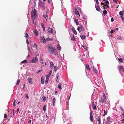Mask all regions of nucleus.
Here are the masks:
<instances>
[{"mask_svg":"<svg viewBox=\"0 0 124 124\" xmlns=\"http://www.w3.org/2000/svg\"><path fill=\"white\" fill-rule=\"evenodd\" d=\"M16 100H14V102H13V105L15 106V104H16Z\"/></svg>","mask_w":124,"mask_h":124,"instance_id":"nucleus-51","label":"nucleus"},{"mask_svg":"<svg viewBox=\"0 0 124 124\" xmlns=\"http://www.w3.org/2000/svg\"><path fill=\"white\" fill-rule=\"evenodd\" d=\"M113 1L114 3L117 4V0H113Z\"/></svg>","mask_w":124,"mask_h":124,"instance_id":"nucleus-54","label":"nucleus"},{"mask_svg":"<svg viewBox=\"0 0 124 124\" xmlns=\"http://www.w3.org/2000/svg\"><path fill=\"white\" fill-rule=\"evenodd\" d=\"M118 60L120 62H123V61L122 60V59L121 58H119Z\"/></svg>","mask_w":124,"mask_h":124,"instance_id":"nucleus-35","label":"nucleus"},{"mask_svg":"<svg viewBox=\"0 0 124 124\" xmlns=\"http://www.w3.org/2000/svg\"><path fill=\"white\" fill-rule=\"evenodd\" d=\"M75 13L77 15H79V16H80V15L79 14V12L78 11L77 9L75 8Z\"/></svg>","mask_w":124,"mask_h":124,"instance_id":"nucleus-14","label":"nucleus"},{"mask_svg":"<svg viewBox=\"0 0 124 124\" xmlns=\"http://www.w3.org/2000/svg\"><path fill=\"white\" fill-rule=\"evenodd\" d=\"M46 106H47L46 105H44L43 107V111H45L46 110Z\"/></svg>","mask_w":124,"mask_h":124,"instance_id":"nucleus-27","label":"nucleus"},{"mask_svg":"<svg viewBox=\"0 0 124 124\" xmlns=\"http://www.w3.org/2000/svg\"><path fill=\"white\" fill-rule=\"evenodd\" d=\"M97 120L98 121V124H101V122L100 121V118L98 117L97 119Z\"/></svg>","mask_w":124,"mask_h":124,"instance_id":"nucleus-31","label":"nucleus"},{"mask_svg":"<svg viewBox=\"0 0 124 124\" xmlns=\"http://www.w3.org/2000/svg\"><path fill=\"white\" fill-rule=\"evenodd\" d=\"M31 120H30L29 121H28V123H31Z\"/></svg>","mask_w":124,"mask_h":124,"instance_id":"nucleus-64","label":"nucleus"},{"mask_svg":"<svg viewBox=\"0 0 124 124\" xmlns=\"http://www.w3.org/2000/svg\"><path fill=\"white\" fill-rule=\"evenodd\" d=\"M80 36L82 40L85 39L86 37V36L85 35H80Z\"/></svg>","mask_w":124,"mask_h":124,"instance_id":"nucleus-15","label":"nucleus"},{"mask_svg":"<svg viewBox=\"0 0 124 124\" xmlns=\"http://www.w3.org/2000/svg\"><path fill=\"white\" fill-rule=\"evenodd\" d=\"M25 98H26L27 99H29L28 96V94H25Z\"/></svg>","mask_w":124,"mask_h":124,"instance_id":"nucleus-50","label":"nucleus"},{"mask_svg":"<svg viewBox=\"0 0 124 124\" xmlns=\"http://www.w3.org/2000/svg\"><path fill=\"white\" fill-rule=\"evenodd\" d=\"M36 10L34 9V10H32L31 14V18L32 17H35L36 15Z\"/></svg>","mask_w":124,"mask_h":124,"instance_id":"nucleus-4","label":"nucleus"},{"mask_svg":"<svg viewBox=\"0 0 124 124\" xmlns=\"http://www.w3.org/2000/svg\"><path fill=\"white\" fill-rule=\"evenodd\" d=\"M38 61V59L37 56L35 58H33L32 59L30 60V62L31 63H35Z\"/></svg>","mask_w":124,"mask_h":124,"instance_id":"nucleus-2","label":"nucleus"},{"mask_svg":"<svg viewBox=\"0 0 124 124\" xmlns=\"http://www.w3.org/2000/svg\"><path fill=\"white\" fill-rule=\"evenodd\" d=\"M117 39L118 40H121V37H119L117 38Z\"/></svg>","mask_w":124,"mask_h":124,"instance_id":"nucleus-49","label":"nucleus"},{"mask_svg":"<svg viewBox=\"0 0 124 124\" xmlns=\"http://www.w3.org/2000/svg\"><path fill=\"white\" fill-rule=\"evenodd\" d=\"M72 31L73 32L74 34L75 35H77V32L76 31L75 29L74 28H72L71 29Z\"/></svg>","mask_w":124,"mask_h":124,"instance_id":"nucleus-19","label":"nucleus"},{"mask_svg":"<svg viewBox=\"0 0 124 124\" xmlns=\"http://www.w3.org/2000/svg\"><path fill=\"white\" fill-rule=\"evenodd\" d=\"M95 8L96 10L98 11H99L101 10L100 7L98 6L95 5Z\"/></svg>","mask_w":124,"mask_h":124,"instance_id":"nucleus-16","label":"nucleus"},{"mask_svg":"<svg viewBox=\"0 0 124 124\" xmlns=\"http://www.w3.org/2000/svg\"><path fill=\"white\" fill-rule=\"evenodd\" d=\"M48 12L47 11L45 15H43L44 17L45 18L46 20L47 21H48V16H47V13Z\"/></svg>","mask_w":124,"mask_h":124,"instance_id":"nucleus-9","label":"nucleus"},{"mask_svg":"<svg viewBox=\"0 0 124 124\" xmlns=\"http://www.w3.org/2000/svg\"><path fill=\"white\" fill-rule=\"evenodd\" d=\"M101 5H103V6H106V5H105L102 2H101Z\"/></svg>","mask_w":124,"mask_h":124,"instance_id":"nucleus-55","label":"nucleus"},{"mask_svg":"<svg viewBox=\"0 0 124 124\" xmlns=\"http://www.w3.org/2000/svg\"><path fill=\"white\" fill-rule=\"evenodd\" d=\"M106 1L105 2V3L106 5H108L109 4V2L108 0L105 1Z\"/></svg>","mask_w":124,"mask_h":124,"instance_id":"nucleus-37","label":"nucleus"},{"mask_svg":"<svg viewBox=\"0 0 124 124\" xmlns=\"http://www.w3.org/2000/svg\"><path fill=\"white\" fill-rule=\"evenodd\" d=\"M107 112L105 110H104V113L103 114V116H104L105 115H107Z\"/></svg>","mask_w":124,"mask_h":124,"instance_id":"nucleus-44","label":"nucleus"},{"mask_svg":"<svg viewBox=\"0 0 124 124\" xmlns=\"http://www.w3.org/2000/svg\"><path fill=\"white\" fill-rule=\"evenodd\" d=\"M53 39L52 38H47L46 39V41H52Z\"/></svg>","mask_w":124,"mask_h":124,"instance_id":"nucleus-29","label":"nucleus"},{"mask_svg":"<svg viewBox=\"0 0 124 124\" xmlns=\"http://www.w3.org/2000/svg\"><path fill=\"white\" fill-rule=\"evenodd\" d=\"M119 69L120 70L124 71V69L122 66H119Z\"/></svg>","mask_w":124,"mask_h":124,"instance_id":"nucleus-22","label":"nucleus"},{"mask_svg":"<svg viewBox=\"0 0 124 124\" xmlns=\"http://www.w3.org/2000/svg\"><path fill=\"white\" fill-rule=\"evenodd\" d=\"M111 122L110 118V117H108L107 118V120L105 124H109Z\"/></svg>","mask_w":124,"mask_h":124,"instance_id":"nucleus-8","label":"nucleus"},{"mask_svg":"<svg viewBox=\"0 0 124 124\" xmlns=\"http://www.w3.org/2000/svg\"><path fill=\"white\" fill-rule=\"evenodd\" d=\"M57 49L59 50H61V47L59 45H58L57 46Z\"/></svg>","mask_w":124,"mask_h":124,"instance_id":"nucleus-34","label":"nucleus"},{"mask_svg":"<svg viewBox=\"0 0 124 124\" xmlns=\"http://www.w3.org/2000/svg\"><path fill=\"white\" fill-rule=\"evenodd\" d=\"M105 6H102V7H103L102 8L103 9H105L106 8L105 7Z\"/></svg>","mask_w":124,"mask_h":124,"instance_id":"nucleus-60","label":"nucleus"},{"mask_svg":"<svg viewBox=\"0 0 124 124\" xmlns=\"http://www.w3.org/2000/svg\"><path fill=\"white\" fill-rule=\"evenodd\" d=\"M71 39L73 41H74L75 40L74 35H73V37L71 38Z\"/></svg>","mask_w":124,"mask_h":124,"instance_id":"nucleus-40","label":"nucleus"},{"mask_svg":"<svg viewBox=\"0 0 124 124\" xmlns=\"http://www.w3.org/2000/svg\"><path fill=\"white\" fill-rule=\"evenodd\" d=\"M54 71H56L57 70V68L56 66H55L54 67Z\"/></svg>","mask_w":124,"mask_h":124,"instance_id":"nucleus-46","label":"nucleus"},{"mask_svg":"<svg viewBox=\"0 0 124 124\" xmlns=\"http://www.w3.org/2000/svg\"><path fill=\"white\" fill-rule=\"evenodd\" d=\"M96 3L97 4H99V2L98 1V0H96Z\"/></svg>","mask_w":124,"mask_h":124,"instance_id":"nucleus-57","label":"nucleus"},{"mask_svg":"<svg viewBox=\"0 0 124 124\" xmlns=\"http://www.w3.org/2000/svg\"><path fill=\"white\" fill-rule=\"evenodd\" d=\"M92 107H93V109L94 110H95L96 109V106L95 105V104L94 101H93L92 103Z\"/></svg>","mask_w":124,"mask_h":124,"instance_id":"nucleus-12","label":"nucleus"},{"mask_svg":"<svg viewBox=\"0 0 124 124\" xmlns=\"http://www.w3.org/2000/svg\"><path fill=\"white\" fill-rule=\"evenodd\" d=\"M61 85L60 83H59L58 86V87L60 90H61L62 89V87L61 86Z\"/></svg>","mask_w":124,"mask_h":124,"instance_id":"nucleus-26","label":"nucleus"},{"mask_svg":"<svg viewBox=\"0 0 124 124\" xmlns=\"http://www.w3.org/2000/svg\"><path fill=\"white\" fill-rule=\"evenodd\" d=\"M53 29L50 28H49L48 29V31L50 33H53Z\"/></svg>","mask_w":124,"mask_h":124,"instance_id":"nucleus-13","label":"nucleus"},{"mask_svg":"<svg viewBox=\"0 0 124 124\" xmlns=\"http://www.w3.org/2000/svg\"><path fill=\"white\" fill-rule=\"evenodd\" d=\"M90 119L92 122H93V116H90Z\"/></svg>","mask_w":124,"mask_h":124,"instance_id":"nucleus-32","label":"nucleus"},{"mask_svg":"<svg viewBox=\"0 0 124 124\" xmlns=\"http://www.w3.org/2000/svg\"><path fill=\"white\" fill-rule=\"evenodd\" d=\"M39 2V5L41 7H42L43 8L45 9V3L43 2L41 0H40Z\"/></svg>","mask_w":124,"mask_h":124,"instance_id":"nucleus-3","label":"nucleus"},{"mask_svg":"<svg viewBox=\"0 0 124 124\" xmlns=\"http://www.w3.org/2000/svg\"><path fill=\"white\" fill-rule=\"evenodd\" d=\"M52 70H50L49 72V73L48 75L49 76H50L51 75L52 72Z\"/></svg>","mask_w":124,"mask_h":124,"instance_id":"nucleus-43","label":"nucleus"},{"mask_svg":"<svg viewBox=\"0 0 124 124\" xmlns=\"http://www.w3.org/2000/svg\"><path fill=\"white\" fill-rule=\"evenodd\" d=\"M33 32L34 33L35 35L36 36H37L38 35V33L37 30H35L33 31Z\"/></svg>","mask_w":124,"mask_h":124,"instance_id":"nucleus-20","label":"nucleus"},{"mask_svg":"<svg viewBox=\"0 0 124 124\" xmlns=\"http://www.w3.org/2000/svg\"><path fill=\"white\" fill-rule=\"evenodd\" d=\"M78 30L79 32L80 33L81 31H84V27L81 25L80 27H78Z\"/></svg>","mask_w":124,"mask_h":124,"instance_id":"nucleus-5","label":"nucleus"},{"mask_svg":"<svg viewBox=\"0 0 124 124\" xmlns=\"http://www.w3.org/2000/svg\"><path fill=\"white\" fill-rule=\"evenodd\" d=\"M48 78H46V81L45 82V83L46 84H47V83H48Z\"/></svg>","mask_w":124,"mask_h":124,"instance_id":"nucleus-41","label":"nucleus"},{"mask_svg":"<svg viewBox=\"0 0 124 124\" xmlns=\"http://www.w3.org/2000/svg\"><path fill=\"white\" fill-rule=\"evenodd\" d=\"M50 67L52 68L54 65L53 62L52 61H51L50 62Z\"/></svg>","mask_w":124,"mask_h":124,"instance_id":"nucleus-21","label":"nucleus"},{"mask_svg":"<svg viewBox=\"0 0 124 124\" xmlns=\"http://www.w3.org/2000/svg\"><path fill=\"white\" fill-rule=\"evenodd\" d=\"M25 37L27 38H28V35L27 33H25Z\"/></svg>","mask_w":124,"mask_h":124,"instance_id":"nucleus-47","label":"nucleus"},{"mask_svg":"<svg viewBox=\"0 0 124 124\" xmlns=\"http://www.w3.org/2000/svg\"><path fill=\"white\" fill-rule=\"evenodd\" d=\"M92 111H91L90 112V116H92Z\"/></svg>","mask_w":124,"mask_h":124,"instance_id":"nucleus-59","label":"nucleus"},{"mask_svg":"<svg viewBox=\"0 0 124 124\" xmlns=\"http://www.w3.org/2000/svg\"><path fill=\"white\" fill-rule=\"evenodd\" d=\"M99 101L100 102L101 105H102L103 103H105L106 102V100L103 98H101L99 100Z\"/></svg>","mask_w":124,"mask_h":124,"instance_id":"nucleus-6","label":"nucleus"},{"mask_svg":"<svg viewBox=\"0 0 124 124\" xmlns=\"http://www.w3.org/2000/svg\"><path fill=\"white\" fill-rule=\"evenodd\" d=\"M41 24L42 26V28H43L44 31H45V29L43 24V23H41Z\"/></svg>","mask_w":124,"mask_h":124,"instance_id":"nucleus-30","label":"nucleus"},{"mask_svg":"<svg viewBox=\"0 0 124 124\" xmlns=\"http://www.w3.org/2000/svg\"><path fill=\"white\" fill-rule=\"evenodd\" d=\"M123 12L124 11H120L119 14V15H120V16H123L122 15L124 14Z\"/></svg>","mask_w":124,"mask_h":124,"instance_id":"nucleus-33","label":"nucleus"},{"mask_svg":"<svg viewBox=\"0 0 124 124\" xmlns=\"http://www.w3.org/2000/svg\"><path fill=\"white\" fill-rule=\"evenodd\" d=\"M41 42L45 43L46 41V39H45L44 37H42L40 38Z\"/></svg>","mask_w":124,"mask_h":124,"instance_id":"nucleus-7","label":"nucleus"},{"mask_svg":"<svg viewBox=\"0 0 124 124\" xmlns=\"http://www.w3.org/2000/svg\"><path fill=\"white\" fill-rule=\"evenodd\" d=\"M40 61H43V59L41 57H40Z\"/></svg>","mask_w":124,"mask_h":124,"instance_id":"nucleus-63","label":"nucleus"},{"mask_svg":"<svg viewBox=\"0 0 124 124\" xmlns=\"http://www.w3.org/2000/svg\"><path fill=\"white\" fill-rule=\"evenodd\" d=\"M42 71V70H39L37 72V73H39L40 72H41Z\"/></svg>","mask_w":124,"mask_h":124,"instance_id":"nucleus-53","label":"nucleus"},{"mask_svg":"<svg viewBox=\"0 0 124 124\" xmlns=\"http://www.w3.org/2000/svg\"><path fill=\"white\" fill-rule=\"evenodd\" d=\"M4 117L5 118H6L7 117V115L5 113L4 115Z\"/></svg>","mask_w":124,"mask_h":124,"instance_id":"nucleus-48","label":"nucleus"},{"mask_svg":"<svg viewBox=\"0 0 124 124\" xmlns=\"http://www.w3.org/2000/svg\"><path fill=\"white\" fill-rule=\"evenodd\" d=\"M83 48L85 50H87V46H83Z\"/></svg>","mask_w":124,"mask_h":124,"instance_id":"nucleus-36","label":"nucleus"},{"mask_svg":"<svg viewBox=\"0 0 124 124\" xmlns=\"http://www.w3.org/2000/svg\"><path fill=\"white\" fill-rule=\"evenodd\" d=\"M28 81L29 83L31 84H32V79L31 78H29Z\"/></svg>","mask_w":124,"mask_h":124,"instance_id":"nucleus-17","label":"nucleus"},{"mask_svg":"<svg viewBox=\"0 0 124 124\" xmlns=\"http://www.w3.org/2000/svg\"><path fill=\"white\" fill-rule=\"evenodd\" d=\"M74 21L76 23V24L77 25H78L79 22L78 19L75 18L74 19Z\"/></svg>","mask_w":124,"mask_h":124,"instance_id":"nucleus-18","label":"nucleus"},{"mask_svg":"<svg viewBox=\"0 0 124 124\" xmlns=\"http://www.w3.org/2000/svg\"><path fill=\"white\" fill-rule=\"evenodd\" d=\"M48 51L50 53L52 54H54V49L51 45L50 44L48 46Z\"/></svg>","mask_w":124,"mask_h":124,"instance_id":"nucleus-1","label":"nucleus"},{"mask_svg":"<svg viewBox=\"0 0 124 124\" xmlns=\"http://www.w3.org/2000/svg\"><path fill=\"white\" fill-rule=\"evenodd\" d=\"M26 43L27 44H29V42H28V40L27 39H26Z\"/></svg>","mask_w":124,"mask_h":124,"instance_id":"nucleus-58","label":"nucleus"},{"mask_svg":"<svg viewBox=\"0 0 124 124\" xmlns=\"http://www.w3.org/2000/svg\"><path fill=\"white\" fill-rule=\"evenodd\" d=\"M103 94H104L103 96V99H104L105 100L106 97V96L105 95V94L104 93Z\"/></svg>","mask_w":124,"mask_h":124,"instance_id":"nucleus-56","label":"nucleus"},{"mask_svg":"<svg viewBox=\"0 0 124 124\" xmlns=\"http://www.w3.org/2000/svg\"><path fill=\"white\" fill-rule=\"evenodd\" d=\"M20 80L18 79L17 80V83H16V85H19V84L20 83Z\"/></svg>","mask_w":124,"mask_h":124,"instance_id":"nucleus-42","label":"nucleus"},{"mask_svg":"<svg viewBox=\"0 0 124 124\" xmlns=\"http://www.w3.org/2000/svg\"><path fill=\"white\" fill-rule=\"evenodd\" d=\"M115 31V30H112L110 31V33L111 34H112Z\"/></svg>","mask_w":124,"mask_h":124,"instance_id":"nucleus-45","label":"nucleus"},{"mask_svg":"<svg viewBox=\"0 0 124 124\" xmlns=\"http://www.w3.org/2000/svg\"><path fill=\"white\" fill-rule=\"evenodd\" d=\"M23 63H27L28 62L27 60H25L24 61H23L21 62L20 64H22Z\"/></svg>","mask_w":124,"mask_h":124,"instance_id":"nucleus-24","label":"nucleus"},{"mask_svg":"<svg viewBox=\"0 0 124 124\" xmlns=\"http://www.w3.org/2000/svg\"><path fill=\"white\" fill-rule=\"evenodd\" d=\"M120 16V17H121L122 20L123 22H124V19L123 17L122 16Z\"/></svg>","mask_w":124,"mask_h":124,"instance_id":"nucleus-52","label":"nucleus"},{"mask_svg":"<svg viewBox=\"0 0 124 124\" xmlns=\"http://www.w3.org/2000/svg\"><path fill=\"white\" fill-rule=\"evenodd\" d=\"M53 99L52 100V102L53 103V106H54L55 105V101L56 100V99L54 97V96H53L52 97Z\"/></svg>","mask_w":124,"mask_h":124,"instance_id":"nucleus-10","label":"nucleus"},{"mask_svg":"<svg viewBox=\"0 0 124 124\" xmlns=\"http://www.w3.org/2000/svg\"><path fill=\"white\" fill-rule=\"evenodd\" d=\"M103 15L104 16H105L107 14V12L105 10H104L103 11Z\"/></svg>","mask_w":124,"mask_h":124,"instance_id":"nucleus-28","label":"nucleus"},{"mask_svg":"<svg viewBox=\"0 0 124 124\" xmlns=\"http://www.w3.org/2000/svg\"><path fill=\"white\" fill-rule=\"evenodd\" d=\"M86 68L89 71H90V69L89 68V65L88 64H87L86 66Z\"/></svg>","mask_w":124,"mask_h":124,"instance_id":"nucleus-25","label":"nucleus"},{"mask_svg":"<svg viewBox=\"0 0 124 124\" xmlns=\"http://www.w3.org/2000/svg\"><path fill=\"white\" fill-rule=\"evenodd\" d=\"M41 83L42 84H44V78L43 77L41 78Z\"/></svg>","mask_w":124,"mask_h":124,"instance_id":"nucleus-23","label":"nucleus"},{"mask_svg":"<svg viewBox=\"0 0 124 124\" xmlns=\"http://www.w3.org/2000/svg\"><path fill=\"white\" fill-rule=\"evenodd\" d=\"M93 70L94 72L96 73L97 74V71L95 69H93Z\"/></svg>","mask_w":124,"mask_h":124,"instance_id":"nucleus-39","label":"nucleus"},{"mask_svg":"<svg viewBox=\"0 0 124 124\" xmlns=\"http://www.w3.org/2000/svg\"><path fill=\"white\" fill-rule=\"evenodd\" d=\"M42 98L43 99V102H44L46 101V97L45 96H43L42 97Z\"/></svg>","mask_w":124,"mask_h":124,"instance_id":"nucleus-38","label":"nucleus"},{"mask_svg":"<svg viewBox=\"0 0 124 124\" xmlns=\"http://www.w3.org/2000/svg\"><path fill=\"white\" fill-rule=\"evenodd\" d=\"M32 50H37V45L36 44L34 43L32 47Z\"/></svg>","mask_w":124,"mask_h":124,"instance_id":"nucleus-11","label":"nucleus"},{"mask_svg":"<svg viewBox=\"0 0 124 124\" xmlns=\"http://www.w3.org/2000/svg\"><path fill=\"white\" fill-rule=\"evenodd\" d=\"M49 76L48 75H47L46 76V78H49Z\"/></svg>","mask_w":124,"mask_h":124,"instance_id":"nucleus-62","label":"nucleus"},{"mask_svg":"<svg viewBox=\"0 0 124 124\" xmlns=\"http://www.w3.org/2000/svg\"><path fill=\"white\" fill-rule=\"evenodd\" d=\"M114 20L113 19V18H112L111 20V22H113L114 21Z\"/></svg>","mask_w":124,"mask_h":124,"instance_id":"nucleus-61","label":"nucleus"}]
</instances>
